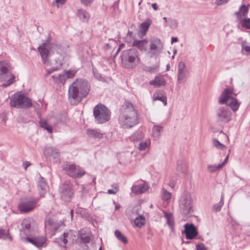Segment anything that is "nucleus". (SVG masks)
Returning <instances> with one entry per match:
<instances>
[{"label": "nucleus", "mask_w": 250, "mask_h": 250, "mask_svg": "<svg viewBox=\"0 0 250 250\" xmlns=\"http://www.w3.org/2000/svg\"><path fill=\"white\" fill-rule=\"evenodd\" d=\"M42 60L45 64L50 65L49 58L53 57L56 64L61 66L64 59L63 48L60 44L44 42L38 47Z\"/></svg>", "instance_id": "nucleus-1"}, {"label": "nucleus", "mask_w": 250, "mask_h": 250, "mask_svg": "<svg viewBox=\"0 0 250 250\" xmlns=\"http://www.w3.org/2000/svg\"><path fill=\"white\" fill-rule=\"evenodd\" d=\"M90 91L88 82L82 79H77L68 88V100L72 104L80 102L87 96Z\"/></svg>", "instance_id": "nucleus-2"}, {"label": "nucleus", "mask_w": 250, "mask_h": 250, "mask_svg": "<svg viewBox=\"0 0 250 250\" xmlns=\"http://www.w3.org/2000/svg\"><path fill=\"white\" fill-rule=\"evenodd\" d=\"M124 111L119 117V123L124 128H131L139 123L137 112L134 105L125 103L123 106Z\"/></svg>", "instance_id": "nucleus-3"}, {"label": "nucleus", "mask_w": 250, "mask_h": 250, "mask_svg": "<svg viewBox=\"0 0 250 250\" xmlns=\"http://www.w3.org/2000/svg\"><path fill=\"white\" fill-rule=\"evenodd\" d=\"M121 58L123 65L127 68L135 67L139 62V53L135 48L123 51Z\"/></svg>", "instance_id": "nucleus-4"}, {"label": "nucleus", "mask_w": 250, "mask_h": 250, "mask_svg": "<svg viewBox=\"0 0 250 250\" xmlns=\"http://www.w3.org/2000/svg\"><path fill=\"white\" fill-rule=\"evenodd\" d=\"M179 210L182 215L188 216L193 212V202L188 192H184L178 200Z\"/></svg>", "instance_id": "nucleus-5"}, {"label": "nucleus", "mask_w": 250, "mask_h": 250, "mask_svg": "<svg viewBox=\"0 0 250 250\" xmlns=\"http://www.w3.org/2000/svg\"><path fill=\"white\" fill-rule=\"evenodd\" d=\"M233 95V90L231 88H226L222 92L218 102L220 104H227L231 108L235 111L239 107L240 104L237 100L232 97Z\"/></svg>", "instance_id": "nucleus-6"}, {"label": "nucleus", "mask_w": 250, "mask_h": 250, "mask_svg": "<svg viewBox=\"0 0 250 250\" xmlns=\"http://www.w3.org/2000/svg\"><path fill=\"white\" fill-rule=\"evenodd\" d=\"M10 104L11 106L18 108H28L32 105L30 99L20 92L11 96Z\"/></svg>", "instance_id": "nucleus-7"}, {"label": "nucleus", "mask_w": 250, "mask_h": 250, "mask_svg": "<svg viewBox=\"0 0 250 250\" xmlns=\"http://www.w3.org/2000/svg\"><path fill=\"white\" fill-rule=\"evenodd\" d=\"M93 114L97 124H104L108 121L111 117L109 109L102 104H97L94 107Z\"/></svg>", "instance_id": "nucleus-8"}, {"label": "nucleus", "mask_w": 250, "mask_h": 250, "mask_svg": "<svg viewBox=\"0 0 250 250\" xmlns=\"http://www.w3.org/2000/svg\"><path fill=\"white\" fill-rule=\"evenodd\" d=\"M78 238V236L76 231L72 230L64 232L62 235L58 238L56 240L60 246L66 248V245H71L74 244Z\"/></svg>", "instance_id": "nucleus-9"}, {"label": "nucleus", "mask_w": 250, "mask_h": 250, "mask_svg": "<svg viewBox=\"0 0 250 250\" xmlns=\"http://www.w3.org/2000/svg\"><path fill=\"white\" fill-rule=\"evenodd\" d=\"M62 169L68 175L74 178H79L85 174L83 168L69 163L63 165Z\"/></svg>", "instance_id": "nucleus-10"}, {"label": "nucleus", "mask_w": 250, "mask_h": 250, "mask_svg": "<svg viewBox=\"0 0 250 250\" xmlns=\"http://www.w3.org/2000/svg\"><path fill=\"white\" fill-rule=\"evenodd\" d=\"M164 43L160 39L152 38L150 41L148 53L151 57H157L162 53Z\"/></svg>", "instance_id": "nucleus-11"}, {"label": "nucleus", "mask_w": 250, "mask_h": 250, "mask_svg": "<svg viewBox=\"0 0 250 250\" xmlns=\"http://www.w3.org/2000/svg\"><path fill=\"white\" fill-rule=\"evenodd\" d=\"M38 201L37 199L33 197L23 198L19 204V209L22 213L30 212L35 208Z\"/></svg>", "instance_id": "nucleus-12"}, {"label": "nucleus", "mask_w": 250, "mask_h": 250, "mask_svg": "<svg viewBox=\"0 0 250 250\" xmlns=\"http://www.w3.org/2000/svg\"><path fill=\"white\" fill-rule=\"evenodd\" d=\"M62 225H63V221L54 218H48L44 223L46 231L50 234L51 236L54 235L56 230Z\"/></svg>", "instance_id": "nucleus-13"}, {"label": "nucleus", "mask_w": 250, "mask_h": 250, "mask_svg": "<svg viewBox=\"0 0 250 250\" xmlns=\"http://www.w3.org/2000/svg\"><path fill=\"white\" fill-rule=\"evenodd\" d=\"M60 192L61 199L65 202H69L73 196L72 185L70 182H65L60 187Z\"/></svg>", "instance_id": "nucleus-14"}, {"label": "nucleus", "mask_w": 250, "mask_h": 250, "mask_svg": "<svg viewBox=\"0 0 250 250\" xmlns=\"http://www.w3.org/2000/svg\"><path fill=\"white\" fill-rule=\"evenodd\" d=\"M216 116L218 122L227 123L231 120V112L228 107L222 106L217 109Z\"/></svg>", "instance_id": "nucleus-15"}, {"label": "nucleus", "mask_w": 250, "mask_h": 250, "mask_svg": "<svg viewBox=\"0 0 250 250\" xmlns=\"http://www.w3.org/2000/svg\"><path fill=\"white\" fill-rule=\"evenodd\" d=\"M21 240L24 243H30L38 248L45 247L46 246V239L42 236H36L34 237H22Z\"/></svg>", "instance_id": "nucleus-16"}, {"label": "nucleus", "mask_w": 250, "mask_h": 250, "mask_svg": "<svg viewBox=\"0 0 250 250\" xmlns=\"http://www.w3.org/2000/svg\"><path fill=\"white\" fill-rule=\"evenodd\" d=\"M43 154L46 157L52 159L55 163L60 161V153L59 150L55 147L50 146H45Z\"/></svg>", "instance_id": "nucleus-17"}, {"label": "nucleus", "mask_w": 250, "mask_h": 250, "mask_svg": "<svg viewBox=\"0 0 250 250\" xmlns=\"http://www.w3.org/2000/svg\"><path fill=\"white\" fill-rule=\"evenodd\" d=\"M33 223L34 221L31 218L24 219L21 224V228L20 229L21 233H24L27 237L31 236L33 234L32 226Z\"/></svg>", "instance_id": "nucleus-18"}, {"label": "nucleus", "mask_w": 250, "mask_h": 250, "mask_svg": "<svg viewBox=\"0 0 250 250\" xmlns=\"http://www.w3.org/2000/svg\"><path fill=\"white\" fill-rule=\"evenodd\" d=\"M188 78V70L183 62H179L178 65L177 83L179 84L185 83Z\"/></svg>", "instance_id": "nucleus-19"}, {"label": "nucleus", "mask_w": 250, "mask_h": 250, "mask_svg": "<svg viewBox=\"0 0 250 250\" xmlns=\"http://www.w3.org/2000/svg\"><path fill=\"white\" fill-rule=\"evenodd\" d=\"M185 228L183 232L186 234L187 239H192L197 235L198 233L196 229L192 224H186L185 225Z\"/></svg>", "instance_id": "nucleus-20"}, {"label": "nucleus", "mask_w": 250, "mask_h": 250, "mask_svg": "<svg viewBox=\"0 0 250 250\" xmlns=\"http://www.w3.org/2000/svg\"><path fill=\"white\" fill-rule=\"evenodd\" d=\"M38 188L41 196L43 197L48 189V187L45 179L40 177L38 180Z\"/></svg>", "instance_id": "nucleus-21"}, {"label": "nucleus", "mask_w": 250, "mask_h": 250, "mask_svg": "<svg viewBox=\"0 0 250 250\" xmlns=\"http://www.w3.org/2000/svg\"><path fill=\"white\" fill-rule=\"evenodd\" d=\"M12 69L10 63L6 61L0 62V78H3Z\"/></svg>", "instance_id": "nucleus-22"}, {"label": "nucleus", "mask_w": 250, "mask_h": 250, "mask_svg": "<svg viewBox=\"0 0 250 250\" xmlns=\"http://www.w3.org/2000/svg\"><path fill=\"white\" fill-rule=\"evenodd\" d=\"M148 188L149 187L148 185L144 183L141 185H133L131 189L132 192L135 194H140L146 191Z\"/></svg>", "instance_id": "nucleus-23"}, {"label": "nucleus", "mask_w": 250, "mask_h": 250, "mask_svg": "<svg viewBox=\"0 0 250 250\" xmlns=\"http://www.w3.org/2000/svg\"><path fill=\"white\" fill-rule=\"evenodd\" d=\"M166 81L162 75H158L154 79L149 82V84L156 87H159L166 84Z\"/></svg>", "instance_id": "nucleus-24"}, {"label": "nucleus", "mask_w": 250, "mask_h": 250, "mask_svg": "<svg viewBox=\"0 0 250 250\" xmlns=\"http://www.w3.org/2000/svg\"><path fill=\"white\" fill-rule=\"evenodd\" d=\"M151 23V20L150 19H147L144 22L141 23L138 33L139 36L143 37L146 35Z\"/></svg>", "instance_id": "nucleus-25"}, {"label": "nucleus", "mask_w": 250, "mask_h": 250, "mask_svg": "<svg viewBox=\"0 0 250 250\" xmlns=\"http://www.w3.org/2000/svg\"><path fill=\"white\" fill-rule=\"evenodd\" d=\"M248 13V7L245 5H242L240 7L238 11L236 12L235 14L236 15L238 20H241L242 16L244 17L247 16Z\"/></svg>", "instance_id": "nucleus-26"}, {"label": "nucleus", "mask_w": 250, "mask_h": 250, "mask_svg": "<svg viewBox=\"0 0 250 250\" xmlns=\"http://www.w3.org/2000/svg\"><path fill=\"white\" fill-rule=\"evenodd\" d=\"M79 18L83 22H87L90 18L89 14L84 9H79L77 12Z\"/></svg>", "instance_id": "nucleus-27"}, {"label": "nucleus", "mask_w": 250, "mask_h": 250, "mask_svg": "<svg viewBox=\"0 0 250 250\" xmlns=\"http://www.w3.org/2000/svg\"><path fill=\"white\" fill-rule=\"evenodd\" d=\"M87 134L90 137L101 139L103 137V133H102L99 129H90L87 130Z\"/></svg>", "instance_id": "nucleus-28"}, {"label": "nucleus", "mask_w": 250, "mask_h": 250, "mask_svg": "<svg viewBox=\"0 0 250 250\" xmlns=\"http://www.w3.org/2000/svg\"><path fill=\"white\" fill-rule=\"evenodd\" d=\"M52 78L55 83H61L62 84H64L67 80L64 73L59 75H54L52 76Z\"/></svg>", "instance_id": "nucleus-29"}, {"label": "nucleus", "mask_w": 250, "mask_h": 250, "mask_svg": "<svg viewBox=\"0 0 250 250\" xmlns=\"http://www.w3.org/2000/svg\"><path fill=\"white\" fill-rule=\"evenodd\" d=\"M147 44V41L146 40L142 41L135 40L133 43V46L138 47L140 50H146V46Z\"/></svg>", "instance_id": "nucleus-30"}, {"label": "nucleus", "mask_w": 250, "mask_h": 250, "mask_svg": "<svg viewBox=\"0 0 250 250\" xmlns=\"http://www.w3.org/2000/svg\"><path fill=\"white\" fill-rule=\"evenodd\" d=\"M163 131V127L159 125H154L152 129V134L154 138L158 139Z\"/></svg>", "instance_id": "nucleus-31"}, {"label": "nucleus", "mask_w": 250, "mask_h": 250, "mask_svg": "<svg viewBox=\"0 0 250 250\" xmlns=\"http://www.w3.org/2000/svg\"><path fill=\"white\" fill-rule=\"evenodd\" d=\"M165 217L167 220V224L171 230L174 229V220L173 215L171 213L165 212Z\"/></svg>", "instance_id": "nucleus-32"}, {"label": "nucleus", "mask_w": 250, "mask_h": 250, "mask_svg": "<svg viewBox=\"0 0 250 250\" xmlns=\"http://www.w3.org/2000/svg\"><path fill=\"white\" fill-rule=\"evenodd\" d=\"M153 100L154 101L159 100L161 101L165 106L167 104V97L161 93H155L153 95Z\"/></svg>", "instance_id": "nucleus-33"}, {"label": "nucleus", "mask_w": 250, "mask_h": 250, "mask_svg": "<svg viewBox=\"0 0 250 250\" xmlns=\"http://www.w3.org/2000/svg\"><path fill=\"white\" fill-rule=\"evenodd\" d=\"M114 234L116 237L124 244H126L128 243L127 238L120 230H116Z\"/></svg>", "instance_id": "nucleus-34"}, {"label": "nucleus", "mask_w": 250, "mask_h": 250, "mask_svg": "<svg viewBox=\"0 0 250 250\" xmlns=\"http://www.w3.org/2000/svg\"><path fill=\"white\" fill-rule=\"evenodd\" d=\"M40 125L42 128L46 129L48 132L51 133L52 132V127L51 126L49 125L47 121L44 119H41L40 121Z\"/></svg>", "instance_id": "nucleus-35"}, {"label": "nucleus", "mask_w": 250, "mask_h": 250, "mask_svg": "<svg viewBox=\"0 0 250 250\" xmlns=\"http://www.w3.org/2000/svg\"><path fill=\"white\" fill-rule=\"evenodd\" d=\"M145 218L144 216L140 215L134 220V224L138 227H141L145 224Z\"/></svg>", "instance_id": "nucleus-36"}, {"label": "nucleus", "mask_w": 250, "mask_h": 250, "mask_svg": "<svg viewBox=\"0 0 250 250\" xmlns=\"http://www.w3.org/2000/svg\"><path fill=\"white\" fill-rule=\"evenodd\" d=\"M0 238L2 239H8L10 241L12 240V237L10 236L8 230L0 229Z\"/></svg>", "instance_id": "nucleus-37"}, {"label": "nucleus", "mask_w": 250, "mask_h": 250, "mask_svg": "<svg viewBox=\"0 0 250 250\" xmlns=\"http://www.w3.org/2000/svg\"><path fill=\"white\" fill-rule=\"evenodd\" d=\"M82 232L83 231L81 230L79 233V236H78V237L80 238L81 243L85 244L89 243L91 240L90 237L88 235L83 234Z\"/></svg>", "instance_id": "nucleus-38"}, {"label": "nucleus", "mask_w": 250, "mask_h": 250, "mask_svg": "<svg viewBox=\"0 0 250 250\" xmlns=\"http://www.w3.org/2000/svg\"><path fill=\"white\" fill-rule=\"evenodd\" d=\"M162 198L164 201H168L171 196V193L167 191L166 189L163 188L162 189Z\"/></svg>", "instance_id": "nucleus-39"}, {"label": "nucleus", "mask_w": 250, "mask_h": 250, "mask_svg": "<svg viewBox=\"0 0 250 250\" xmlns=\"http://www.w3.org/2000/svg\"><path fill=\"white\" fill-rule=\"evenodd\" d=\"M222 167L220 165V164L218 165H208L207 169L208 172L210 173H213L215 172L220 169H221Z\"/></svg>", "instance_id": "nucleus-40"}, {"label": "nucleus", "mask_w": 250, "mask_h": 250, "mask_svg": "<svg viewBox=\"0 0 250 250\" xmlns=\"http://www.w3.org/2000/svg\"><path fill=\"white\" fill-rule=\"evenodd\" d=\"M223 205H224L223 198V196H222L220 202L218 203L215 204L213 206V211H214V212L219 211L221 210Z\"/></svg>", "instance_id": "nucleus-41"}, {"label": "nucleus", "mask_w": 250, "mask_h": 250, "mask_svg": "<svg viewBox=\"0 0 250 250\" xmlns=\"http://www.w3.org/2000/svg\"><path fill=\"white\" fill-rule=\"evenodd\" d=\"M242 26L247 29H250V19L244 18L242 19L241 21Z\"/></svg>", "instance_id": "nucleus-42"}, {"label": "nucleus", "mask_w": 250, "mask_h": 250, "mask_svg": "<svg viewBox=\"0 0 250 250\" xmlns=\"http://www.w3.org/2000/svg\"><path fill=\"white\" fill-rule=\"evenodd\" d=\"M150 145L149 141L146 142H141L138 145V149L140 151L145 150Z\"/></svg>", "instance_id": "nucleus-43"}, {"label": "nucleus", "mask_w": 250, "mask_h": 250, "mask_svg": "<svg viewBox=\"0 0 250 250\" xmlns=\"http://www.w3.org/2000/svg\"><path fill=\"white\" fill-rule=\"evenodd\" d=\"M77 72V70H69L64 71V73L66 77V79H68L73 78L75 76Z\"/></svg>", "instance_id": "nucleus-44"}, {"label": "nucleus", "mask_w": 250, "mask_h": 250, "mask_svg": "<svg viewBox=\"0 0 250 250\" xmlns=\"http://www.w3.org/2000/svg\"><path fill=\"white\" fill-rule=\"evenodd\" d=\"M109 42L105 43L104 45L105 49H111L112 47H114L116 45V42L114 39H109Z\"/></svg>", "instance_id": "nucleus-45"}, {"label": "nucleus", "mask_w": 250, "mask_h": 250, "mask_svg": "<svg viewBox=\"0 0 250 250\" xmlns=\"http://www.w3.org/2000/svg\"><path fill=\"white\" fill-rule=\"evenodd\" d=\"M213 145L214 146L219 149H224L226 147L225 146L220 143L218 140L216 139H213Z\"/></svg>", "instance_id": "nucleus-46"}, {"label": "nucleus", "mask_w": 250, "mask_h": 250, "mask_svg": "<svg viewBox=\"0 0 250 250\" xmlns=\"http://www.w3.org/2000/svg\"><path fill=\"white\" fill-rule=\"evenodd\" d=\"M15 79V76L13 74H11L10 75V79H9L6 83H3L1 85V86L5 87H7V86L10 85V84H12L14 82Z\"/></svg>", "instance_id": "nucleus-47"}, {"label": "nucleus", "mask_w": 250, "mask_h": 250, "mask_svg": "<svg viewBox=\"0 0 250 250\" xmlns=\"http://www.w3.org/2000/svg\"><path fill=\"white\" fill-rule=\"evenodd\" d=\"M66 0H54L53 2V5L56 6L58 8L60 7V6L62 5L66 2Z\"/></svg>", "instance_id": "nucleus-48"}, {"label": "nucleus", "mask_w": 250, "mask_h": 250, "mask_svg": "<svg viewBox=\"0 0 250 250\" xmlns=\"http://www.w3.org/2000/svg\"><path fill=\"white\" fill-rule=\"evenodd\" d=\"M169 26L171 28H176L178 26V21L176 20L173 19H169Z\"/></svg>", "instance_id": "nucleus-49"}, {"label": "nucleus", "mask_w": 250, "mask_h": 250, "mask_svg": "<svg viewBox=\"0 0 250 250\" xmlns=\"http://www.w3.org/2000/svg\"><path fill=\"white\" fill-rule=\"evenodd\" d=\"M143 137V134L142 133L139 132L138 133H136L134 134L132 138L133 140H135V139H136V141H138L139 139H141Z\"/></svg>", "instance_id": "nucleus-50"}, {"label": "nucleus", "mask_w": 250, "mask_h": 250, "mask_svg": "<svg viewBox=\"0 0 250 250\" xmlns=\"http://www.w3.org/2000/svg\"><path fill=\"white\" fill-rule=\"evenodd\" d=\"M115 189H108L107 193L109 194H115L119 190V187L118 185H115Z\"/></svg>", "instance_id": "nucleus-51"}, {"label": "nucleus", "mask_w": 250, "mask_h": 250, "mask_svg": "<svg viewBox=\"0 0 250 250\" xmlns=\"http://www.w3.org/2000/svg\"><path fill=\"white\" fill-rule=\"evenodd\" d=\"M59 67L56 66V67H53L51 69L47 70L45 76H47L49 75L53 72L58 70L59 69Z\"/></svg>", "instance_id": "nucleus-52"}, {"label": "nucleus", "mask_w": 250, "mask_h": 250, "mask_svg": "<svg viewBox=\"0 0 250 250\" xmlns=\"http://www.w3.org/2000/svg\"><path fill=\"white\" fill-rule=\"evenodd\" d=\"M196 250H208L203 244H199L196 245Z\"/></svg>", "instance_id": "nucleus-53"}, {"label": "nucleus", "mask_w": 250, "mask_h": 250, "mask_svg": "<svg viewBox=\"0 0 250 250\" xmlns=\"http://www.w3.org/2000/svg\"><path fill=\"white\" fill-rule=\"evenodd\" d=\"M81 2L83 5L87 6L92 3L93 0H81Z\"/></svg>", "instance_id": "nucleus-54"}, {"label": "nucleus", "mask_w": 250, "mask_h": 250, "mask_svg": "<svg viewBox=\"0 0 250 250\" xmlns=\"http://www.w3.org/2000/svg\"><path fill=\"white\" fill-rule=\"evenodd\" d=\"M157 69V67L156 66L153 67H146L145 70L147 71L151 72L154 71Z\"/></svg>", "instance_id": "nucleus-55"}, {"label": "nucleus", "mask_w": 250, "mask_h": 250, "mask_svg": "<svg viewBox=\"0 0 250 250\" xmlns=\"http://www.w3.org/2000/svg\"><path fill=\"white\" fill-rule=\"evenodd\" d=\"M229 0H215V3L217 5H221L227 3Z\"/></svg>", "instance_id": "nucleus-56"}, {"label": "nucleus", "mask_w": 250, "mask_h": 250, "mask_svg": "<svg viewBox=\"0 0 250 250\" xmlns=\"http://www.w3.org/2000/svg\"><path fill=\"white\" fill-rule=\"evenodd\" d=\"M242 50L245 51L247 53H250V46L243 45Z\"/></svg>", "instance_id": "nucleus-57"}, {"label": "nucleus", "mask_w": 250, "mask_h": 250, "mask_svg": "<svg viewBox=\"0 0 250 250\" xmlns=\"http://www.w3.org/2000/svg\"><path fill=\"white\" fill-rule=\"evenodd\" d=\"M31 165V164L28 161H26L24 163H23V166L24 168V169L26 170L27 169V168Z\"/></svg>", "instance_id": "nucleus-58"}, {"label": "nucleus", "mask_w": 250, "mask_h": 250, "mask_svg": "<svg viewBox=\"0 0 250 250\" xmlns=\"http://www.w3.org/2000/svg\"><path fill=\"white\" fill-rule=\"evenodd\" d=\"M229 157V154H228V155L226 156V158L225 159V160H224V161L220 164V165L221 166V167H222L225 164L227 163L228 160V158Z\"/></svg>", "instance_id": "nucleus-59"}, {"label": "nucleus", "mask_w": 250, "mask_h": 250, "mask_svg": "<svg viewBox=\"0 0 250 250\" xmlns=\"http://www.w3.org/2000/svg\"><path fill=\"white\" fill-rule=\"evenodd\" d=\"M182 162H180L177 164V170L179 171H182Z\"/></svg>", "instance_id": "nucleus-60"}, {"label": "nucleus", "mask_w": 250, "mask_h": 250, "mask_svg": "<svg viewBox=\"0 0 250 250\" xmlns=\"http://www.w3.org/2000/svg\"><path fill=\"white\" fill-rule=\"evenodd\" d=\"M169 186L171 188H173L175 187V183H174V181H173V180L172 181H170L169 183Z\"/></svg>", "instance_id": "nucleus-61"}, {"label": "nucleus", "mask_w": 250, "mask_h": 250, "mask_svg": "<svg viewBox=\"0 0 250 250\" xmlns=\"http://www.w3.org/2000/svg\"><path fill=\"white\" fill-rule=\"evenodd\" d=\"M152 7L154 10H157L158 9V6L156 3H152Z\"/></svg>", "instance_id": "nucleus-62"}, {"label": "nucleus", "mask_w": 250, "mask_h": 250, "mask_svg": "<svg viewBox=\"0 0 250 250\" xmlns=\"http://www.w3.org/2000/svg\"><path fill=\"white\" fill-rule=\"evenodd\" d=\"M81 189L83 193L87 192V191L86 190V189L85 188V187H84V186L83 185H81Z\"/></svg>", "instance_id": "nucleus-63"}, {"label": "nucleus", "mask_w": 250, "mask_h": 250, "mask_svg": "<svg viewBox=\"0 0 250 250\" xmlns=\"http://www.w3.org/2000/svg\"><path fill=\"white\" fill-rule=\"evenodd\" d=\"M178 42V39L177 38L173 37L171 39V43H173L174 42Z\"/></svg>", "instance_id": "nucleus-64"}]
</instances>
